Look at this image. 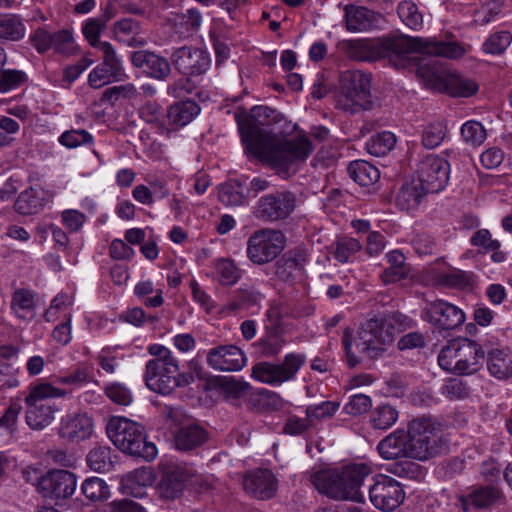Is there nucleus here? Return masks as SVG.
<instances>
[{"instance_id":"nucleus-1","label":"nucleus","mask_w":512,"mask_h":512,"mask_svg":"<svg viewBox=\"0 0 512 512\" xmlns=\"http://www.w3.org/2000/svg\"><path fill=\"white\" fill-rule=\"evenodd\" d=\"M282 120V113L264 105L253 107L250 114L235 115L245 151L286 179L308 159L313 146L306 136L286 138L267 129Z\"/></svg>"},{"instance_id":"nucleus-2","label":"nucleus","mask_w":512,"mask_h":512,"mask_svg":"<svg viewBox=\"0 0 512 512\" xmlns=\"http://www.w3.org/2000/svg\"><path fill=\"white\" fill-rule=\"evenodd\" d=\"M417 47L415 40L398 36L372 41L368 39L348 40L342 43L346 55L355 61H375L387 58L395 68H407V53Z\"/></svg>"},{"instance_id":"nucleus-3","label":"nucleus","mask_w":512,"mask_h":512,"mask_svg":"<svg viewBox=\"0 0 512 512\" xmlns=\"http://www.w3.org/2000/svg\"><path fill=\"white\" fill-rule=\"evenodd\" d=\"M385 322L386 319L383 316H375L367 320L358 329L354 338L349 329L344 331L342 342L351 367L361 361V356L377 357L385 350L386 345L392 342L391 334L384 331Z\"/></svg>"},{"instance_id":"nucleus-4","label":"nucleus","mask_w":512,"mask_h":512,"mask_svg":"<svg viewBox=\"0 0 512 512\" xmlns=\"http://www.w3.org/2000/svg\"><path fill=\"white\" fill-rule=\"evenodd\" d=\"M106 433L122 452L152 461L157 455L154 443L148 442L144 428L137 422L122 416H112L106 424Z\"/></svg>"},{"instance_id":"nucleus-5","label":"nucleus","mask_w":512,"mask_h":512,"mask_svg":"<svg viewBox=\"0 0 512 512\" xmlns=\"http://www.w3.org/2000/svg\"><path fill=\"white\" fill-rule=\"evenodd\" d=\"M484 351L475 341L458 338L449 341L438 354L439 366L455 375H471L480 370Z\"/></svg>"},{"instance_id":"nucleus-6","label":"nucleus","mask_w":512,"mask_h":512,"mask_svg":"<svg viewBox=\"0 0 512 512\" xmlns=\"http://www.w3.org/2000/svg\"><path fill=\"white\" fill-rule=\"evenodd\" d=\"M416 75L429 89L445 92L451 96L469 97L478 90L474 80L445 70L438 66L435 60L418 64Z\"/></svg>"},{"instance_id":"nucleus-7","label":"nucleus","mask_w":512,"mask_h":512,"mask_svg":"<svg viewBox=\"0 0 512 512\" xmlns=\"http://www.w3.org/2000/svg\"><path fill=\"white\" fill-rule=\"evenodd\" d=\"M371 76L361 70L346 71L341 76L338 106L350 113L371 108Z\"/></svg>"},{"instance_id":"nucleus-8","label":"nucleus","mask_w":512,"mask_h":512,"mask_svg":"<svg viewBox=\"0 0 512 512\" xmlns=\"http://www.w3.org/2000/svg\"><path fill=\"white\" fill-rule=\"evenodd\" d=\"M440 430L436 423L425 417L413 419L408 428L407 441L410 458L426 460L438 452Z\"/></svg>"},{"instance_id":"nucleus-9","label":"nucleus","mask_w":512,"mask_h":512,"mask_svg":"<svg viewBox=\"0 0 512 512\" xmlns=\"http://www.w3.org/2000/svg\"><path fill=\"white\" fill-rule=\"evenodd\" d=\"M286 245L284 234L263 228L253 232L247 240L246 256L255 265L270 263L280 255Z\"/></svg>"},{"instance_id":"nucleus-10","label":"nucleus","mask_w":512,"mask_h":512,"mask_svg":"<svg viewBox=\"0 0 512 512\" xmlns=\"http://www.w3.org/2000/svg\"><path fill=\"white\" fill-rule=\"evenodd\" d=\"M305 360L302 354L289 353L281 364L259 362L252 367L251 377L264 384L281 385L295 378Z\"/></svg>"},{"instance_id":"nucleus-11","label":"nucleus","mask_w":512,"mask_h":512,"mask_svg":"<svg viewBox=\"0 0 512 512\" xmlns=\"http://www.w3.org/2000/svg\"><path fill=\"white\" fill-rule=\"evenodd\" d=\"M179 362L176 357L165 361L149 360L144 375L147 387L159 394H169L179 386Z\"/></svg>"},{"instance_id":"nucleus-12","label":"nucleus","mask_w":512,"mask_h":512,"mask_svg":"<svg viewBox=\"0 0 512 512\" xmlns=\"http://www.w3.org/2000/svg\"><path fill=\"white\" fill-rule=\"evenodd\" d=\"M421 317L439 330H454L466 320L461 308L443 299L427 301Z\"/></svg>"},{"instance_id":"nucleus-13","label":"nucleus","mask_w":512,"mask_h":512,"mask_svg":"<svg viewBox=\"0 0 512 512\" xmlns=\"http://www.w3.org/2000/svg\"><path fill=\"white\" fill-rule=\"evenodd\" d=\"M369 499L376 509L391 512L404 502L405 492L394 478L378 475L369 487Z\"/></svg>"},{"instance_id":"nucleus-14","label":"nucleus","mask_w":512,"mask_h":512,"mask_svg":"<svg viewBox=\"0 0 512 512\" xmlns=\"http://www.w3.org/2000/svg\"><path fill=\"white\" fill-rule=\"evenodd\" d=\"M407 39L415 40L417 42V47L413 51L407 53V67L416 65V62L422 54L441 56L448 59H459L471 48L469 45H465L458 41H428L409 36H407Z\"/></svg>"},{"instance_id":"nucleus-15","label":"nucleus","mask_w":512,"mask_h":512,"mask_svg":"<svg viewBox=\"0 0 512 512\" xmlns=\"http://www.w3.org/2000/svg\"><path fill=\"white\" fill-rule=\"evenodd\" d=\"M308 261L309 254L305 247L290 249L276 261L275 276L283 283L294 285L302 281Z\"/></svg>"},{"instance_id":"nucleus-16","label":"nucleus","mask_w":512,"mask_h":512,"mask_svg":"<svg viewBox=\"0 0 512 512\" xmlns=\"http://www.w3.org/2000/svg\"><path fill=\"white\" fill-rule=\"evenodd\" d=\"M296 199L291 192H276L261 197L255 207L256 218L278 221L287 218L295 209Z\"/></svg>"},{"instance_id":"nucleus-17","label":"nucleus","mask_w":512,"mask_h":512,"mask_svg":"<svg viewBox=\"0 0 512 512\" xmlns=\"http://www.w3.org/2000/svg\"><path fill=\"white\" fill-rule=\"evenodd\" d=\"M418 181L426 191L437 193L445 188L449 180V163L437 155H427L418 165Z\"/></svg>"},{"instance_id":"nucleus-18","label":"nucleus","mask_w":512,"mask_h":512,"mask_svg":"<svg viewBox=\"0 0 512 512\" xmlns=\"http://www.w3.org/2000/svg\"><path fill=\"white\" fill-rule=\"evenodd\" d=\"M175 68L182 74L199 76L210 67L209 54L197 47L183 46L176 49L171 56Z\"/></svg>"},{"instance_id":"nucleus-19","label":"nucleus","mask_w":512,"mask_h":512,"mask_svg":"<svg viewBox=\"0 0 512 512\" xmlns=\"http://www.w3.org/2000/svg\"><path fill=\"white\" fill-rule=\"evenodd\" d=\"M76 484L73 473L67 470H52L40 478L38 489L45 497L60 500L71 497L76 490Z\"/></svg>"},{"instance_id":"nucleus-20","label":"nucleus","mask_w":512,"mask_h":512,"mask_svg":"<svg viewBox=\"0 0 512 512\" xmlns=\"http://www.w3.org/2000/svg\"><path fill=\"white\" fill-rule=\"evenodd\" d=\"M207 363L218 371H239L246 364L245 354L234 345H223L210 349Z\"/></svg>"},{"instance_id":"nucleus-21","label":"nucleus","mask_w":512,"mask_h":512,"mask_svg":"<svg viewBox=\"0 0 512 512\" xmlns=\"http://www.w3.org/2000/svg\"><path fill=\"white\" fill-rule=\"evenodd\" d=\"M93 421L86 413L68 414L61 419L59 436L65 441L77 443L91 437Z\"/></svg>"},{"instance_id":"nucleus-22","label":"nucleus","mask_w":512,"mask_h":512,"mask_svg":"<svg viewBox=\"0 0 512 512\" xmlns=\"http://www.w3.org/2000/svg\"><path fill=\"white\" fill-rule=\"evenodd\" d=\"M243 487L255 498L270 499L277 491V480L270 470L256 469L245 475Z\"/></svg>"},{"instance_id":"nucleus-23","label":"nucleus","mask_w":512,"mask_h":512,"mask_svg":"<svg viewBox=\"0 0 512 512\" xmlns=\"http://www.w3.org/2000/svg\"><path fill=\"white\" fill-rule=\"evenodd\" d=\"M193 475L194 470L186 465L179 464L170 467L158 484L160 496L166 499L178 497Z\"/></svg>"},{"instance_id":"nucleus-24","label":"nucleus","mask_w":512,"mask_h":512,"mask_svg":"<svg viewBox=\"0 0 512 512\" xmlns=\"http://www.w3.org/2000/svg\"><path fill=\"white\" fill-rule=\"evenodd\" d=\"M131 62L134 67L156 80L164 81L171 73V67L166 58L146 50L133 52Z\"/></svg>"},{"instance_id":"nucleus-25","label":"nucleus","mask_w":512,"mask_h":512,"mask_svg":"<svg viewBox=\"0 0 512 512\" xmlns=\"http://www.w3.org/2000/svg\"><path fill=\"white\" fill-rule=\"evenodd\" d=\"M72 40V34L68 30L49 32L43 28H38L30 36L32 46L41 54L49 50L63 53L67 50Z\"/></svg>"},{"instance_id":"nucleus-26","label":"nucleus","mask_w":512,"mask_h":512,"mask_svg":"<svg viewBox=\"0 0 512 512\" xmlns=\"http://www.w3.org/2000/svg\"><path fill=\"white\" fill-rule=\"evenodd\" d=\"M154 481L155 476L150 468H138L121 478L120 488L125 495L144 499L147 496L146 488Z\"/></svg>"},{"instance_id":"nucleus-27","label":"nucleus","mask_w":512,"mask_h":512,"mask_svg":"<svg viewBox=\"0 0 512 512\" xmlns=\"http://www.w3.org/2000/svg\"><path fill=\"white\" fill-rule=\"evenodd\" d=\"M371 473V468L366 464H354L346 466L342 470V490L352 498H343L342 500H350L358 503L364 502V495L360 491L364 479Z\"/></svg>"},{"instance_id":"nucleus-28","label":"nucleus","mask_w":512,"mask_h":512,"mask_svg":"<svg viewBox=\"0 0 512 512\" xmlns=\"http://www.w3.org/2000/svg\"><path fill=\"white\" fill-rule=\"evenodd\" d=\"M345 11V24L350 32H364L376 27L380 16L362 6L347 5Z\"/></svg>"},{"instance_id":"nucleus-29","label":"nucleus","mask_w":512,"mask_h":512,"mask_svg":"<svg viewBox=\"0 0 512 512\" xmlns=\"http://www.w3.org/2000/svg\"><path fill=\"white\" fill-rule=\"evenodd\" d=\"M49 200L46 190L41 187H30L17 197L15 211L24 216L34 215L42 211Z\"/></svg>"},{"instance_id":"nucleus-30","label":"nucleus","mask_w":512,"mask_h":512,"mask_svg":"<svg viewBox=\"0 0 512 512\" xmlns=\"http://www.w3.org/2000/svg\"><path fill=\"white\" fill-rule=\"evenodd\" d=\"M342 471L340 473L333 471H319L312 476V483L315 488L327 497L334 500L343 498H352L342 490Z\"/></svg>"},{"instance_id":"nucleus-31","label":"nucleus","mask_w":512,"mask_h":512,"mask_svg":"<svg viewBox=\"0 0 512 512\" xmlns=\"http://www.w3.org/2000/svg\"><path fill=\"white\" fill-rule=\"evenodd\" d=\"M382 458L387 460L409 457L407 435L404 430H396L381 440L377 446Z\"/></svg>"},{"instance_id":"nucleus-32","label":"nucleus","mask_w":512,"mask_h":512,"mask_svg":"<svg viewBox=\"0 0 512 512\" xmlns=\"http://www.w3.org/2000/svg\"><path fill=\"white\" fill-rule=\"evenodd\" d=\"M434 283L437 287L447 289L470 290L476 283V276L471 271L453 268L438 273Z\"/></svg>"},{"instance_id":"nucleus-33","label":"nucleus","mask_w":512,"mask_h":512,"mask_svg":"<svg viewBox=\"0 0 512 512\" xmlns=\"http://www.w3.org/2000/svg\"><path fill=\"white\" fill-rule=\"evenodd\" d=\"M427 193L429 192L418 180L407 182L399 190L396 204L401 210L413 212L418 209Z\"/></svg>"},{"instance_id":"nucleus-34","label":"nucleus","mask_w":512,"mask_h":512,"mask_svg":"<svg viewBox=\"0 0 512 512\" xmlns=\"http://www.w3.org/2000/svg\"><path fill=\"white\" fill-rule=\"evenodd\" d=\"M13 314L22 321H31L36 316L35 293L29 289H16L10 304Z\"/></svg>"},{"instance_id":"nucleus-35","label":"nucleus","mask_w":512,"mask_h":512,"mask_svg":"<svg viewBox=\"0 0 512 512\" xmlns=\"http://www.w3.org/2000/svg\"><path fill=\"white\" fill-rule=\"evenodd\" d=\"M207 439L206 431L197 424L182 426L175 435V446L179 450H192Z\"/></svg>"},{"instance_id":"nucleus-36","label":"nucleus","mask_w":512,"mask_h":512,"mask_svg":"<svg viewBox=\"0 0 512 512\" xmlns=\"http://www.w3.org/2000/svg\"><path fill=\"white\" fill-rule=\"evenodd\" d=\"M26 423L34 430H42L49 426L55 418V412L57 407L54 404L37 405V404H26Z\"/></svg>"},{"instance_id":"nucleus-37","label":"nucleus","mask_w":512,"mask_h":512,"mask_svg":"<svg viewBox=\"0 0 512 512\" xmlns=\"http://www.w3.org/2000/svg\"><path fill=\"white\" fill-rule=\"evenodd\" d=\"M26 35V26L22 16L13 13L0 15V40L17 42Z\"/></svg>"},{"instance_id":"nucleus-38","label":"nucleus","mask_w":512,"mask_h":512,"mask_svg":"<svg viewBox=\"0 0 512 512\" xmlns=\"http://www.w3.org/2000/svg\"><path fill=\"white\" fill-rule=\"evenodd\" d=\"M67 393V390L55 387L51 383H39L29 387V393L25 397V403L47 405L48 403H46L45 400L63 398Z\"/></svg>"},{"instance_id":"nucleus-39","label":"nucleus","mask_w":512,"mask_h":512,"mask_svg":"<svg viewBox=\"0 0 512 512\" xmlns=\"http://www.w3.org/2000/svg\"><path fill=\"white\" fill-rule=\"evenodd\" d=\"M348 174L360 186L368 187L380 178L379 170L367 161L358 160L348 166Z\"/></svg>"},{"instance_id":"nucleus-40","label":"nucleus","mask_w":512,"mask_h":512,"mask_svg":"<svg viewBox=\"0 0 512 512\" xmlns=\"http://www.w3.org/2000/svg\"><path fill=\"white\" fill-rule=\"evenodd\" d=\"M199 112L200 107L194 101H182L170 106L167 116L170 124L183 127L190 123Z\"/></svg>"},{"instance_id":"nucleus-41","label":"nucleus","mask_w":512,"mask_h":512,"mask_svg":"<svg viewBox=\"0 0 512 512\" xmlns=\"http://www.w3.org/2000/svg\"><path fill=\"white\" fill-rule=\"evenodd\" d=\"M243 271L230 258H220L215 263V279L222 286H233L242 277Z\"/></svg>"},{"instance_id":"nucleus-42","label":"nucleus","mask_w":512,"mask_h":512,"mask_svg":"<svg viewBox=\"0 0 512 512\" xmlns=\"http://www.w3.org/2000/svg\"><path fill=\"white\" fill-rule=\"evenodd\" d=\"M487 366L492 376L505 379L512 375V356L503 350H492L489 353Z\"/></svg>"},{"instance_id":"nucleus-43","label":"nucleus","mask_w":512,"mask_h":512,"mask_svg":"<svg viewBox=\"0 0 512 512\" xmlns=\"http://www.w3.org/2000/svg\"><path fill=\"white\" fill-rule=\"evenodd\" d=\"M399 417L397 409L390 404L376 406L370 414V423L374 429L387 430Z\"/></svg>"},{"instance_id":"nucleus-44","label":"nucleus","mask_w":512,"mask_h":512,"mask_svg":"<svg viewBox=\"0 0 512 512\" xmlns=\"http://www.w3.org/2000/svg\"><path fill=\"white\" fill-rule=\"evenodd\" d=\"M397 138L390 131H382L373 135L366 142V149L369 154L381 157L387 155L396 145Z\"/></svg>"},{"instance_id":"nucleus-45","label":"nucleus","mask_w":512,"mask_h":512,"mask_svg":"<svg viewBox=\"0 0 512 512\" xmlns=\"http://www.w3.org/2000/svg\"><path fill=\"white\" fill-rule=\"evenodd\" d=\"M72 301L67 294H58L52 300L49 308L44 314L47 322H55L57 320H72L71 307Z\"/></svg>"},{"instance_id":"nucleus-46","label":"nucleus","mask_w":512,"mask_h":512,"mask_svg":"<svg viewBox=\"0 0 512 512\" xmlns=\"http://www.w3.org/2000/svg\"><path fill=\"white\" fill-rule=\"evenodd\" d=\"M499 497V490L495 487H481L471 492L464 500V510L469 507L484 508L496 501Z\"/></svg>"},{"instance_id":"nucleus-47","label":"nucleus","mask_w":512,"mask_h":512,"mask_svg":"<svg viewBox=\"0 0 512 512\" xmlns=\"http://www.w3.org/2000/svg\"><path fill=\"white\" fill-rule=\"evenodd\" d=\"M126 78L108 67L96 65L88 74V84L93 89H100L113 82H120Z\"/></svg>"},{"instance_id":"nucleus-48","label":"nucleus","mask_w":512,"mask_h":512,"mask_svg":"<svg viewBox=\"0 0 512 512\" xmlns=\"http://www.w3.org/2000/svg\"><path fill=\"white\" fill-rule=\"evenodd\" d=\"M152 293H155V295L146 298L143 302L144 305L148 308L160 307L164 303L162 288H155L151 280H142L134 287V294L139 299H143Z\"/></svg>"},{"instance_id":"nucleus-49","label":"nucleus","mask_w":512,"mask_h":512,"mask_svg":"<svg viewBox=\"0 0 512 512\" xmlns=\"http://www.w3.org/2000/svg\"><path fill=\"white\" fill-rule=\"evenodd\" d=\"M512 42V34L507 30H501L490 34L482 45V50L486 54L500 55Z\"/></svg>"},{"instance_id":"nucleus-50","label":"nucleus","mask_w":512,"mask_h":512,"mask_svg":"<svg viewBox=\"0 0 512 512\" xmlns=\"http://www.w3.org/2000/svg\"><path fill=\"white\" fill-rule=\"evenodd\" d=\"M109 20V16L102 15L98 18H89L83 24L82 32L92 47L98 48L104 42L100 40V35Z\"/></svg>"},{"instance_id":"nucleus-51","label":"nucleus","mask_w":512,"mask_h":512,"mask_svg":"<svg viewBox=\"0 0 512 512\" xmlns=\"http://www.w3.org/2000/svg\"><path fill=\"white\" fill-rule=\"evenodd\" d=\"M88 466L99 473L107 472L112 467L111 449L99 446L92 449L87 455Z\"/></svg>"},{"instance_id":"nucleus-52","label":"nucleus","mask_w":512,"mask_h":512,"mask_svg":"<svg viewBox=\"0 0 512 512\" xmlns=\"http://www.w3.org/2000/svg\"><path fill=\"white\" fill-rule=\"evenodd\" d=\"M218 199L225 206H239L244 202L243 189L239 182L229 181L221 184Z\"/></svg>"},{"instance_id":"nucleus-53","label":"nucleus","mask_w":512,"mask_h":512,"mask_svg":"<svg viewBox=\"0 0 512 512\" xmlns=\"http://www.w3.org/2000/svg\"><path fill=\"white\" fill-rule=\"evenodd\" d=\"M397 12L402 22L409 28L419 30L423 27V16L414 2L402 1Z\"/></svg>"},{"instance_id":"nucleus-54","label":"nucleus","mask_w":512,"mask_h":512,"mask_svg":"<svg viewBox=\"0 0 512 512\" xmlns=\"http://www.w3.org/2000/svg\"><path fill=\"white\" fill-rule=\"evenodd\" d=\"M138 90L132 83L112 86L105 89L100 98L103 103L114 104L119 99L134 100L138 96Z\"/></svg>"},{"instance_id":"nucleus-55","label":"nucleus","mask_w":512,"mask_h":512,"mask_svg":"<svg viewBox=\"0 0 512 512\" xmlns=\"http://www.w3.org/2000/svg\"><path fill=\"white\" fill-rule=\"evenodd\" d=\"M361 249L362 244L357 239L343 237L335 244L334 258L341 263H347L352 261Z\"/></svg>"},{"instance_id":"nucleus-56","label":"nucleus","mask_w":512,"mask_h":512,"mask_svg":"<svg viewBox=\"0 0 512 512\" xmlns=\"http://www.w3.org/2000/svg\"><path fill=\"white\" fill-rule=\"evenodd\" d=\"M97 49L103 54L102 62H100L101 65L108 67L127 78L122 57L117 53L116 49L110 42H103Z\"/></svg>"},{"instance_id":"nucleus-57","label":"nucleus","mask_w":512,"mask_h":512,"mask_svg":"<svg viewBox=\"0 0 512 512\" xmlns=\"http://www.w3.org/2000/svg\"><path fill=\"white\" fill-rule=\"evenodd\" d=\"M446 126L442 121L429 123L422 132V144L427 149L438 147L446 137Z\"/></svg>"},{"instance_id":"nucleus-58","label":"nucleus","mask_w":512,"mask_h":512,"mask_svg":"<svg viewBox=\"0 0 512 512\" xmlns=\"http://www.w3.org/2000/svg\"><path fill=\"white\" fill-rule=\"evenodd\" d=\"M83 494L91 501L107 499L110 494L109 486L99 477L86 479L81 486Z\"/></svg>"},{"instance_id":"nucleus-59","label":"nucleus","mask_w":512,"mask_h":512,"mask_svg":"<svg viewBox=\"0 0 512 512\" xmlns=\"http://www.w3.org/2000/svg\"><path fill=\"white\" fill-rule=\"evenodd\" d=\"M93 141L94 138L92 134L84 129H71L65 131L58 138V142L68 149H74L82 145L92 144Z\"/></svg>"},{"instance_id":"nucleus-60","label":"nucleus","mask_w":512,"mask_h":512,"mask_svg":"<svg viewBox=\"0 0 512 512\" xmlns=\"http://www.w3.org/2000/svg\"><path fill=\"white\" fill-rule=\"evenodd\" d=\"M461 135L467 144L481 145L487 138V132L481 122L476 120L466 121L461 127Z\"/></svg>"},{"instance_id":"nucleus-61","label":"nucleus","mask_w":512,"mask_h":512,"mask_svg":"<svg viewBox=\"0 0 512 512\" xmlns=\"http://www.w3.org/2000/svg\"><path fill=\"white\" fill-rule=\"evenodd\" d=\"M91 380L89 368L84 365H78L70 372L60 375L56 378V383L67 385L74 388H79Z\"/></svg>"},{"instance_id":"nucleus-62","label":"nucleus","mask_w":512,"mask_h":512,"mask_svg":"<svg viewBox=\"0 0 512 512\" xmlns=\"http://www.w3.org/2000/svg\"><path fill=\"white\" fill-rule=\"evenodd\" d=\"M340 403L336 401H324L320 404L310 405L306 408V414L313 426L317 421L331 418L339 409Z\"/></svg>"},{"instance_id":"nucleus-63","label":"nucleus","mask_w":512,"mask_h":512,"mask_svg":"<svg viewBox=\"0 0 512 512\" xmlns=\"http://www.w3.org/2000/svg\"><path fill=\"white\" fill-rule=\"evenodd\" d=\"M470 389L466 382L458 378L448 379L441 387V394L450 400H462L468 397Z\"/></svg>"},{"instance_id":"nucleus-64","label":"nucleus","mask_w":512,"mask_h":512,"mask_svg":"<svg viewBox=\"0 0 512 512\" xmlns=\"http://www.w3.org/2000/svg\"><path fill=\"white\" fill-rule=\"evenodd\" d=\"M27 81L25 72L17 69H7L0 74V92L6 93L8 91L17 89Z\"/></svg>"}]
</instances>
